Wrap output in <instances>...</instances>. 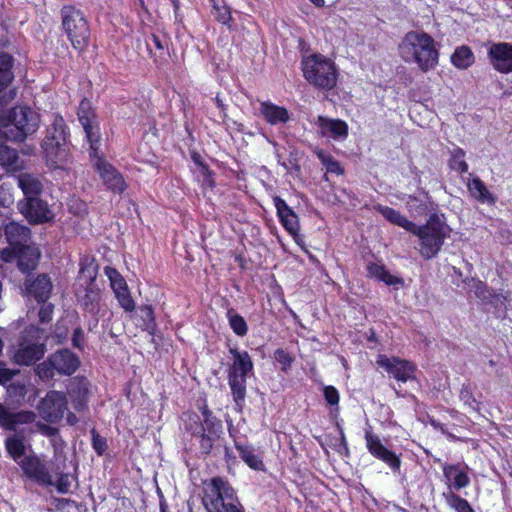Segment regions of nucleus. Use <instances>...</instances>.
<instances>
[{
  "label": "nucleus",
  "instance_id": "nucleus-1",
  "mask_svg": "<svg viewBox=\"0 0 512 512\" xmlns=\"http://www.w3.org/2000/svg\"><path fill=\"white\" fill-rule=\"evenodd\" d=\"M401 58L409 64H416L422 72H428L438 65L439 51L435 40L424 31H410L399 44Z\"/></svg>",
  "mask_w": 512,
  "mask_h": 512
},
{
  "label": "nucleus",
  "instance_id": "nucleus-2",
  "mask_svg": "<svg viewBox=\"0 0 512 512\" xmlns=\"http://www.w3.org/2000/svg\"><path fill=\"white\" fill-rule=\"evenodd\" d=\"M410 233L418 237L421 256L431 259L439 253L445 240L450 236L451 229L439 215L432 214L426 224H414V229H411Z\"/></svg>",
  "mask_w": 512,
  "mask_h": 512
},
{
  "label": "nucleus",
  "instance_id": "nucleus-3",
  "mask_svg": "<svg viewBox=\"0 0 512 512\" xmlns=\"http://www.w3.org/2000/svg\"><path fill=\"white\" fill-rule=\"evenodd\" d=\"M39 115L31 108L16 106L7 115L3 136L10 141H24L39 128Z\"/></svg>",
  "mask_w": 512,
  "mask_h": 512
},
{
  "label": "nucleus",
  "instance_id": "nucleus-4",
  "mask_svg": "<svg viewBox=\"0 0 512 512\" xmlns=\"http://www.w3.org/2000/svg\"><path fill=\"white\" fill-rule=\"evenodd\" d=\"M65 140L64 120L61 117H55L42 143L46 162L51 168H64L67 163L68 149Z\"/></svg>",
  "mask_w": 512,
  "mask_h": 512
},
{
  "label": "nucleus",
  "instance_id": "nucleus-5",
  "mask_svg": "<svg viewBox=\"0 0 512 512\" xmlns=\"http://www.w3.org/2000/svg\"><path fill=\"white\" fill-rule=\"evenodd\" d=\"M233 363L229 368L228 382L237 405L244 401L246 394V378L253 369L252 360L246 351L231 349Z\"/></svg>",
  "mask_w": 512,
  "mask_h": 512
},
{
  "label": "nucleus",
  "instance_id": "nucleus-6",
  "mask_svg": "<svg viewBox=\"0 0 512 512\" xmlns=\"http://www.w3.org/2000/svg\"><path fill=\"white\" fill-rule=\"evenodd\" d=\"M62 25L76 50H83L89 42L90 28L84 14L74 7L62 9Z\"/></svg>",
  "mask_w": 512,
  "mask_h": 512
},
{
  "label": "nucleus",
  "instance_id": "nucleus-7",
  "mask_svg": "<svg viewBox=\"0 0 512 512\" xmlns=\"http://www.w3.org/2000/svg\"><path fill=\"white\" fill-rule=\"evenodd\" d=\"M235 492L228 481L213 478L204 487L203 504L208 512H223L228 502L234 499Z\"/></svg>",
  "mask_w": 512,
  "mask_h": 512
},
{
  "label": "nucleus",
  "instance_id": "nucleus-8",
  "mask_svg": "<svg viewBox=\"0 0 512 512\" xmlns=\"http://www.w3.org/2000/svg\"><path fill=\"white\" fill-rule=\"evenodd\" d=\"M99 147L100 145H97L96 150L90 149L93 168L108 190L121 194L126 189V182L122 174L102 157L99 153Z\"/></svg>",
  "mask_w": 512,
  "mask_h": 512
},
{
  "label": "nucleus",
  "instance_id": "nucleus-9",
  "mask_svg": "<svg viewBox=\"0 0 512 512\" xmlns=\"http://www.w3.org/2000/svg\"><path fill=\"white\" fill-rule=\"evenodd\" d=\"M19 467L28 479L40 486L46 487L55 484L50 465L33 450H29L27 457L23 458Z\"/></svg>",
  "mask_w": 512,
  "mask_h": 512
},
{
  "label": "nucleus",
  "instance_id": "nucleus-10",
  "mask_svg": "<svg viewBox=\"0 0 512 512\" xmlns=\"http://www.w3.org/2000/svg\"><path fill=\"white\" fill-rule=\"evenodd\" d=\"M38 333V329L34 327L23 333L18 349L14 354L16 363L20 365H30L44 355V345L39 343L37 339Z\"/></svg>",
  "mask_w": 512,
  "mask_h": 512
},
{
  "label": "nucleus",
  "instance_id": "nucleus-11",
  "mask_svg": "<svg viewBox=\"0 0 512 512\" xmlns=\"http://www.w3.org/2000/svg\"><path fill=\"white\" fill-rule=\"evenodd\" d=\"M40 256L39 248L30 242L17 249L4 248L0 252L1 260L8 263L16 261L18 268L24 273L37 267Z\"/></svg>",
  "mask_w": 512,
  "mask_h": 512
},
{
  "label": "nucleus",
  "instance_id": "nucleus-12",
  "mask_svg": "<svg viewBox=\"0 0 512 512\" xmlns=\"http://www.w3.org/2000/svg\"><path fill=\"white\" fill-rule=\"evenodd\" d=\"M80 276L82 278H87V287L85 288L83 295L78 296V301L87 312L95 315L100 310L101 300L100 289L96 285H93L96 278V266L91 263L82 267L80 270Z\"/></svg>",
  "mask_w": 512,
  "mask_h": 512
},
{
  "label": "nucleus",
  "instance_id": "nucleus-13",
  "mask_svg": "<svg viewBox=\"0 0 512 512\" xmlns=\"http://www.w3.org/2000/svg\"><path fill=\"white\" fill-rule=\"evenodd\" d=\"M376 364L400 382L405 383L415 378L416 367L410 361L379 354Z\"/></svg>",
  "mask_w": 512,
  "mask_h": 512
},
{
  "label": "nucleus",
  "instance_id": "nucleus-14",
  "mask_svg": "<svg viewBox=\"0 0 512 512\" xmlns=\"http://www.w3.org/2000/svg\"><path fill=\"white\" fill-rule=\"evenodd\" d=\"M53 284L48 274H29L23 284V293L28 299L38 303L46 302L51 295Z\"/></svg>",
  "mask_w": 512,
  "mask_h": 512
},
{
  "label": "nucleus",
  "instance_id": "nucleus-15",
  "mask_svg": "<svg viewBox=\"0 0 512 512\" xmlns=\"http://www.w3.org/2000/svg\"><path fill=\"white\" fill-rule=\"evenodd\" d=\"M78 119L85 131L90 149L96 150L97 145H100L101 134L90 101H81L78 107Z\"/></svg>",
  "mask_w": 512,
  "mask_h": 512
},
{
  "label": "nucleus",
  "instance_id": "nucleus-16",
  "mask_svg": "<svg viewBox=\"0 0 512 512\" xmlns=\"http://www.w3.org/2000/svg\"><path fill=\"white\" fill-rule=\"evenodd\" d=\"M66 409V396L59 391L48 392L38 406L41 417L49 422H55L61 419Z\"/></svg>",
  "mask_w": 512,
  "mask_h": 512
},
{
  "label": "nucleus",
  "instance_id": "nucleus-17",
  "mask_svg": "<svg viewBox=\"0 0 512 512\" xmlns=\"http://www.w3.org/2000/svg\"><path fill=\"white\" fill-rule=\"evenodd\" d=\"M18 209L31 223H44L53 218L48 204L38 197H30L19 201Z\"/></svg>",
  "mask_w": 512,
  "mask_h": 512
},
{
  "label": "nucleus",
  "instance_id": "nucleus-18",
  "mask_svg": "<svg viewBox=\"0 0 512 512\" xmlns=\"http://www.w3.org/2000/svg\"><path fill=\"white\" fill-rule=\"evenodd\" d=\"M365 441L368 451L375 458L386 463L393 472L400 470V458L391 450L387 449L381 442L380 438L371 431H365Z\"/></svg>",
  "mask_w": 512,
  "mask_h": 512
},
{
  "label": "nucleus",
  "instance_id": "nucleus-19",
  "mask_svg": "<svg viewBox=\"0 0 512 512\" xmlns=\"http://www.w3.org/2000/svg\"><path fill=\"white\" fill-rule=\"evenodd\" d=\"M492 67L503 74L512 72V44L507 42L491 43L487 52Z\"/></svg>",
  "mask_w": 512,
  "mask_h": 512
},
{
  "label": "nucleus",
  "instance_id": "nucleus-20",
  "mask_svg": "<svg viewBox=\"0 0 512 512\" xmlns=\"http://www.w3.org/2000/svg\"><path fill=\"white\" fill-rule=\"evenodd\" d=\"M442 470L448 491H459L470 484L469 468L466 464H444Z\"/></svg>",
  "mask_w": 512,
  "mask_h": 512
},
{
  "label": "nucleus",
  "instance_id": "nucleus-21",
  "mask_svg": "<svg viewBox=\"0 0 512 512\" xmlns=\"http://www.w3.org/2000/svg\"><path fill=\"white\" fill-rule=\"evenodd\" d=\"M36 414L32 411L11 412L0 403V426L15 431L18 426L34 422Z\"/></svg>",
  "mask_w": 512,
  "mask_h": 512
},
{
  "label": "nucleus",
  "instance_id": "nucleus-22",
  "mask_svg": "<svg viewBox=\"0 0 512 512\" xmlns=\"http://www.w3.org/2000/svg\"><path fill=\"white\" fill-rule=\"evenodd\" d=\"M9 246L7 248H19L30 242V229L17 222L10 221L2 226Z\"/></svg>",
  "mask_w": 512,
  "mask_h": 512
},
{
  "label": "nucleus",
  "instance_id": "nucleus-23",
  "mask_svg": "<svg viewBox=\"0 0 512 512\" xmlns=\"http://www.w3.org/2000/svg\"><path fill=\"white\" fill-rule=\"evenodd\" d=\"M58 374L72 375L79 367L78 357L68 349L58 350L51 355Z\"/></svg>",
  "mask_w": 512,
  "mask_h": 512
},
{
  "label": "nucleus",
  "instance_id": "nucleus-24",
  "mask_svg": "<svg viewBox=\"0 0 512 512\" xmlns=\"http://www.w3.org/2000/svg\"><path fill=\"white\" fill-rule=\"evenodd\" d=\"M259 111L263 118L271 125L285 124L290 116L286 108L268 101H261Z\"/></svg>",
  "mask_w": 512,
  "mask_h": 512
},
{
  "label": "nucleus",
  "instance_id": "nucleus-25",
  "mask_svg": "<svg viewBox=\"0 0 512 512\" xmlns=\"http://www.w3.org/2000/svg\"><path fill=\"white\" fill-rule=\"evenodd\" d=\"M274 204L277 209V214L284 228L290 234H297L299 225L297 215L294 213V211L280 197L274 198Z\"/></svg>",
  "mask_w": 512,
  "mask_h": 512
},
{
  "label": "nucleus",
  "instance_id": "nucleus-26",
  "mask_svg": "<svg viewBox=\"0 0 512 512\" xmlns=\"http://www.w3.org/2000/svg\"><path fill=\"white\" fill-rule=\"evenodd\" d=\"M5 449L8 455L19 465L23 458L27 457L30 447L22 435L12 434L5 440Z\"/></svg>",
  "mask_w": 512,
  "mask_h": 512
},
{
  "label": "nucleus",
  "instance_id": "nucleus-27",
  "mask_svg": "<svg viewBox=\"0 0 512 512\" xmlns=\"http://www.w3.org/2000/svg\"><path fill=\"white\" fill-rule=\"evenodd\" d=\"M322 136L343 141L348 136V125L340 119L322 117Z\"/></svg>",
  "mask_w": 512,
  "mask_h": 512
},
{
  "label": "nucleus",
  "instance_id": "nucleus-28",
  "mask_svg": "<svg viewBox=\"0 0 512 512\" xmlns=\"http://www.w3.org/2000/svg\"><path fill=\"white\" fill-rule=\"evenodd\" d=\"M68 395L73 402L74 408L82 410L87 402L88 381L86 379H74L68 387Z\"/></svg>",
  "mask_w": 512,
  "mask_h": 512
},
{
  "label": "nucleus",
  "instance_id": "nucleus-29",
  "mask_svg": "<svg viewBox=\"0 0 512 512\" xmlns=\"http://www.w3.org/2000/svg\"><path fill=\"white\" fill-rule=\"evenodd\" d=\"M374 210L380 213L387 221L390 223L397 225L406 231L410 232L411 229H414V222L408 220L404 215H402L399 211L384 206L381 204H377L374 206Z\"/></svg>",
  "mask_w": 512,
  "mask_h": 512
},
{
  "label": "nucleus",
  "instance_id": "nucleus-30",
  "mask_svg": "<svg viewBox=\"0 0 512 512\" xmlns=\"http://www.w3.org/2000/svg\"><path fill=\"white\" fill-rule=\"evenodd\" d=\"M467 187L470 194L479 202L487 204H494L496 202V198L480 178L475 177L469 180Z\"/></svg>",
  "mask_w": 512,
  "mask_h": 512
},
{
  "label": "nucleus",
  "instance_id": "nucleus-31",
  "mask_svg": "<svg viewBox=\"0 0 512 512\" xmlns=\"http://www.w3.org/2000/svg\"><path fill=\"white\" fill-rule=\"evenodd\" d=\"M319 69L320 61L318 59L317 54H312L310 56L303 58V75L309 83L313 84L316 87L320 85Z\"/></svg>",
  "mask_w": 512,
  "mask_h": 512
},
{
  "label": "nucleus",
  "instance_id": "nucleus-32",
  "mask_svg": "<svg viewBox=\"0 0 512 512\" xmlns=\"http://www.w3.org/2000/svg\"><path fill=\"white\" fill-rule=\"evenodd\" d=\"M18 186L25 195V199L37 197L42 190V183L32 174L23 173L17 177Z\"/></svg>",
  "mask_w": 512,
  "mask_h": 512
},
{
  "label": "nucleus",
  "instance_id": "nucleus-33",
  "mask_svg": "<svg viewBox=\"0 0 512 512\" xmlns=\"http://www.w3.org/2000/svg\"><path fill=\"white\" fill-rule=\"evenodd\" d=\"M327 445L329 448L340 453V455L348 454L344 433L337 420H335L331 432L327 435Z\"/></svg>",
  "mask_w": 512,
  "mask_h": 512
},
{
  "label": "nucleus",
  "instance_id": "nucleus-34",
  "mask_svg": "<svg viewBox=\"0 0 512 512\" xmlns=\"http://www.w3.org/2000/svg\"><path fill=\"white\" fill-rule=\"evenodd\" d=\"M475 62V56L470 47L466 45L459 46L451 55V63L458 69L469 68Z\"/></svg>",
  "mask_w": 512,
  "mask_h": 512
},
{
  "label": "nucleus",
  "instance_id": "nucleus-35",
  "mask_svg": "<svg viewBox=\"0 0 512 512\" xmlns=\"http://www.w3.org/2000/svg\"><path fill=\"white\" fill-rule=\"evenodd\" d=\"M0 165L7 171H17L22 167L16 150L0 144Z\"/></svg>",
  "mask_w": 512,
  "mask_h": 512
},
{
  "label": "nucleus",
  "instance_id": "nucleus-36",
  "mask_svg": "<svg viewBox=\"0 0 512 512\" xmlns=\"http://www.w3.org/2000/svg\"><path fill=\"white\" fill-rule=\"evenodd\" d=\"M236 449L239 452L241 459L254 470H264L262 458L255 453L254 449L247 445L236 443Z\"/></svg>",
  "mask_w": 512,
  "mask_h": 512
},
{
  "label": "nucleus",
  "instance_id": "nucleus-37",
  "mask_svg": "<svg viewBox=\"0 0 512 512\" xmlns=\"http://www.w3.org/2000/svg\"><path fill=\"white\" fill-rule=\"evenodd\" d=\"M203 415H204V423L203 424H198L199 417L197 415H193L190 417V420L193 421L196 425L193 433H200V432L206 433V431H207V433H209V431H215V430L218 433L221 432V429H222L221 423L219 421H217L216 418L213 417L208 410H204Z\"/></svg>",
  "mask_w": 512,
  "mask_h": 512
},
{
  "label": "nucleus",
  "instance_id": "nucleus-38",
  "mask_svg": "<svg viewBox=\"0 0 512 512\" xmlns=\"http://www.w3.org/2000/svg\"><path fill=\"white\" fill-rule=\"evenodd\" d=\"M367 271L371 277L383 281L387 285H396L401 283V279L391 275L382 264L369 263L367 266Z\"/></svg>",
  "mask_w": 512,
  "mask_h": 512
},
{
  "label": "nucleus",
  "instance_id": "nucleus-39",
  "mask_svg": "<svg viewBox=\"0 0 512 512\" xmlns=\"http://www.w3.org/2000/svg\"><path fill=\"white\" fill-rule=\"evenodd\" d=\"M337 82V70L335 64L329 59L322 58V90L332 89Z\"/></svg>",
  "mask_w": 512,
  "mask_h": 512
},
{
  "label": "nucleus",
  "instance_id": "nucleus-40",
  "mask_svg": "<svg viewBox=\"0 0 512 512\" xmlns=\"http://www.w3.org/2000/svg\"><path fill=\"white\" fill-rule=\"evenodd\" d=\"M137 326L141 327L143 330L148 331L150 333L153 332L155 328V319L152 307L149 305L141 306L137 310Z\"/></svg>",
  "mask_w": 512,
  "mask_h": 512
},
{
  "label": "nucleus",
  "instance_id": "nucleus-41",
  "mask_svg": "<svg viewBox=\"0 0 512 512\" xmlns=\"http://www.w3.org/2000/svg\"><path fill=\"white\" fill-rule=\"evenodd\" d=\"M12 57L7 53H0V91L6 88L12 81L11 72Z\"/></svg>",
  "mask_w": 512,
  "mask_h": 512
},
{
  "label": "nucleus",
  "instance_id": "nucleus-42",
  "mask_svg": "<svg viewBox=\"0 0 512 512\" xmlns=\"http://www.w3.org/2000/svg\"><path fill=\"white\" fill-rule=\"evenodd\" d=\"M146 46L151 55L155 54L153 51H159L160 55L168 54V38L166 35H159L157 33H152L146 39Z\"/></svg>",
  "mask_w": 512,
  "mask_h": 512
},
{
  "label": "nucleus",
  "instance_id": "nucleus-43",
  "mask_svg": "<svg viewBox=\"0 0 512 512\" xmlns=\"http://www.w3.org/2000/svg\"><path fill=\"white\" fill-rule=\"evenodd\" d=\"M442 496L445 499L446 504L456 512H469V508L471 507L469 502L457 495L455 492L447 491L444 492Z\"/></svg>",
  "mask_w": 512,
  "mask_h": 512
},
{
  "label": "nucleus",
  "instance_id": "nucleus-44",
  "mask_svg": "<svg viewBox=\"0 0 512 512\" xmlns=\"http://www.w3.org/2000/svg\"><path fill=\"white\" fill-rule=\"evenodd\" d=\"M227 318L229 325L233 332L238 336H245L248 331V326L245 319L236 313L233 309L227 311Z\"/></svg>",
  "mask_w": 512,
  "mask_h": 512
},
{
  "label": "nucleus",
  "instance_id": "nucleus-45",
  "mask_svg": "<svg viewBox=\"0 0 512 512\" xmlns=\"http://www.w3.org/2000/svg\"><path fill=\"white\" fill-rule=\"evenodd\" d=\"M323 396L327 402V404L330 406V414L331 418L333 420H337L338 416V403L340 399V395L338 390L333 386H325L322 389Z\"/></svg>",
  "mask_w": 512,
  "mask_h": 512
},
{
  "label": "nucleus",
  "instance_id": "nucleus-46",
  "mask_svg": "<svg viewBox=\"0 0 512 512\" xmlns=\"http://www.w3.org/2000/svg\"><path fill=\"white\" fill-rule=\"evenodd\" d=\"M104 272L110 281V286L113 292L128 287L126 280L115 268L106 267Z\"/></svg>",
  "mask_w": 512,
  "mask_h": 512
},
{
  "label": "nucleus",
  "instance_id": "nucleus-47",
  "mask_svg": "<svg viewBox=\"0 0 512 512\" xmlns=\"http://www.w3.org/2000/svg\"><path fill=\"white\" fill-rule=\"evenodd\" d=\"M114 294L119 305L125 312H133L135 310V302L131 297L128 287L114 291Z\"/></svg>",
  "mask_w": 512,
  "mask_h": 512
},
{
  "label": "nucleus",
  "instance_id": "nucleus-48",
  "mask_svg": "<svg viewBox=\"0 0 512 512\" xmlns=\"http://www.w3.org/2000/svg\"><path fill=\"white\" fill-rule=\"evenodd\" d=\"M322 166H324L326 169V176H325L326 181H329L328 175L340 176L344 173V168L338 161L332 159L330 156H325L323 153H322Z\"/></svg>",
  "mask_w": 512,
  "mask_h": 512
},
{
  "label": "nucleus",
  "instance_id": "nucleus-49",
  "mask_svg": "<svg viewBox=\"0 0 512 512\" xmlns=\"http://www.w3.org/2000/svg\"><path fill=\"white\" fill-rule=\"evenodd\" d=\"M36 373L43 381L51 380L55 376L57 371L52 363L51 355L46 361L37 365Z\"/></svg>",
  "mask_w": 512,
  "mask_h": 512
},
{
  "label": "nucleus",
  "instance_id": "nucleus-50",
  "mask_svg": "<svg viewBox=\"0 0 512 512\" xmlns=\"http://www.w3.org/2000/svg\"><path fill=\"white\" fill-rule=\"evenodd\" d=\"M465 152L460 149L456 148L453 150L452 158L450 165L454 170H457L461 173L467 172L468 170V164L464 160Z\"/></svg>",
  "mask_w": 512,
  "mask_h": 512
},
{
  "label": "nucleus",
  "instance_id": "nucleus-51",
  "mask_svg": "<svg viewBox=\"0 0 512 512\" xmlns=\"http://www.w3.org/2000/svg\"><path fill=\"white\" fill-rule=\"evenodd\" d=\"M194 435L200 436V446L203 452L208 453L212 446L213 442L218 438L219 433L215 431H209V433L200 432L193 433Z\"/></svg>",
  "mask_w": 512,
  "mask_h": 512
},
{
  "label": "nucleus",
  "instance_id": "nucleus-52",
  "mask_svg": "<svg viewBox=\"0 0 512 512\" xmlns=\"http://www.w3.org/2000/svg\"><path fill=\"white\" fill-rule=\"evenodd\" d=\"M460 399L468 406L471 410L477 411L479 409V403L474 398L471 389L468 386H463L460 390Z\"/></svg>",
  "mask_w": 512,
  "mask_h": 512
},
{
  "label": "nucleus",
  "instance_id": "nucleus-53",
  "mask_svg": "<svg viewBox=\"0 0 512 512\" xmlns=\"http://www.w3.org/2000/svg\"><path fill=\"white\" fill-rule=\"evenodd\" d=\"M92 434V446L98 455H102L106 448V439L101 437L94 429L91 431Z\"/></svg>",
  "mask_w": 512,
  "mask_h": 512
},
{
  "label": "nucleus",
  "instance_id": "nucleus-54",
  "mask_svg": "<svg viewBox=\"0 0 512 512\" xmlns=\"http://www.w3.org/2000/svg\"><path fill=\"white\" fill-rule=\"evenodd\" d=\"M274 358L279 364L282 365L281 369L283 371H286L291 366L292 358L289 353L283 349H277L274 352Z\"/></svg>",
  "mask_w": 512,
  "mask_h": 512
},
{
  "label": "nucleus",
  "instance_id": "nucleus-55",
  "mask_svg": "<svg viewBox=\"0 0 512 512\" xmlns=\"http://www.w3.org/2000/svg\"><path fill=\"white\" fill-rule=\"evenodd\" d=\"M13 203V197L10 189L5 185L0 186V206L9 207Z\"/></svg>",
  "mask_w": 512,
  "mask_h": 512
},
{
  "label": "nucleus",
  "instance_id": "nucleus-56",
  "mask_svg": "<svg viewBox=\"0 0 512 512\" xmlns=\"http://www.w3.org/2000/svg\"><path fill=\"white\" fill-rule=\"evenodd\" d=\"M56 489L59 493L66 494L70 491L71 481L67 474L61 475L56 482Z\"/></svg>",
  "mask_w": 512,
  "mask_h": 512
},
{
  "label": "nucleus",
  "instance_id": "nucleus-57",
  "mask_svg": "<svg viewBox=\"0 0 512 512\" xmlns=\"http://www.w3.org/2000/svg\"><path fill=\"white\" fill-rule=\"evenodd\" d=\"M53 306L51 304L43 303L39 310V319L42 323L49 322L52 318Z\"/></svg>",
  "mask_w": 512,
  "mask_h": 512
},
{
  "label": "nucleus",
  "instance_id": "nucleus-58",
  "mask_svg": "<svg viewBox=\"0 0 512 512\" xmlns=\"http://www.w3.org/2000/svg\"><path fill=\"white\" fill-rule=\"evenodd\" d=\"M39 429H40L42 434H44V435H46L48 437H52L53 438L52 439L53 446H56L55 436L57 434V429L54 428V427L45 425V424H40L39 425Z\"/></svg>",
  "mask_w": 512,
  "mask_h": 512
},
{
  "label": "nucleus",
  "instance_id": "nucleus-59",
  "mask_svg": "<svg viewBox=\"0 0 512 512\" xmlns=\"http://www.w3.org/2000/svg\"><path fill=\"white\" fill-rule=\"evenodd\" d=\"M223 512H243L241 504L238 502L236 496H234V499L231 502L226 504Z\"/></svg>",
  "mask_w": 512,
  "mask_h": 512
},
{
  "label": "nucleus",
  "instance_id": "nucleus-60",
  "mask_svg": "<svg viewBox=\"0 0 512 512\" xmlns=\"http://www.w3.org/2000/svg\"><path fill=\"white\" fill-rule=\"evenodd\" d=\"M84 339V333L80 328L74 330L72 342L75 347L80 348Z\"/></svg>",
  "mask_w": 512,
  "mask_h": 512
},
{
  "label": "nucleus",
  "instance_id": "nucleus-61",
  "mask_svg": "<svg viewBox=\"0 0 512 512\" xmlns=\"http://www.w3.org/2000/svg\"><path fill=\"white\" fill-rule=\"evenodd\" d=\"M430 425L435 429L440 431L443 434H447V428L444 424L440 423L435 419H430Z\"/></svg>",
  "mask_w": 512,
  "mask_h": 512
},
{
  "label": "nucleus",
  "instance_id": "nucleus-62",
  "mask_svg": "<svg viewBox=\"0 0 512 512\" xmlns=\"http://www.w3.org/2000/svg\"><path fill=\"white\" fill-rule=\"evenodd\" d=\"M230 18L229 16V13L225 10L224 13L221 14V16L219 17V21H221L222 23H227L228 19Z\"/></svg>",
  "mask_w": 512,
  "mask_h": 512
},
{
  "label": "nucleus",
  "instance_id": "nucleus-63",
  "mask_svg": "<svg viewBox=\"0 0 512 512\" xmlns=\"http://www.w3.org/2000/svg\"><path fill=\"white\" fill-rule=\"evenodd\" d=\"M160 512H167V506L164 502H160Z\"/></svg>",
  "mask_w": 512,
  "mask_h": 512
},
{
  "label": "nucleus",
  "instance_id": "nucleus-64",
  "mask_svg": "<svg viewBox=\"0 0 512 512\" xmlns=\"http://www.w3.org/2000/svg\"><path fill=\"white\" fill-rule=\"evenodd\" d=\"M33 151H34V148L29 147V148H27V149H24V150H23V153H25V154H29V155H30V154H32V153H33Z\"/></svg>",
  "mask_w": 512,
  "mask_h": 512
}]
</instances>
